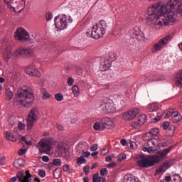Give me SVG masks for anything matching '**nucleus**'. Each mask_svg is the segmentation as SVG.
<instances>
[{"label": "nucleus", "instance_id": "49530a36", "mask_svg": "<svg viewBox=\"0 0 182 182\" xmlns=\"http://www.w3.org/2000/svg\"><path fill=\"white\" fill-rule=\"evenodd\" d=\"M38 175L42 178L46 177V172L45 170H38Z\"/></svg>", "mask_w": 182, "mask_h": 182}, {"label": "nucleus", "instance_id": "4d7b16f0", "mask_svg": "<svg viewBox=\"0 0 182 182\" xmlns=\"http://www.w3.org/2000/svg\"><path fill=\"white\" fill-rule=\"evenodd\" d=\"M116 162H112V163H110L107 165V168H113V167H114L116 166Z\"/></svg>", "mask_w": 182, "mask_h": 182}, {"label": "nucleus", "instance_id": "603ef678", "mask_svg": "<svg viewBox=\"0 0 182 182\" xmlns=\"http://www.w3.org/2000/svg\"><path fill=\"white\" fill-rule=\"evenodd\" d=\"M98 146L97 144H94L90 146V151H96L97 150Z\"/></svg>", "mask_w": 182, "mask_h": 182}, {"label": "nucleus", "instance_id": "6ab92c4d", "mask_svg": "<svg viewBox=\"0 0 182 182\" xmlns=\"http://www.w3.org/2000/svg\"><path fill=\"white\" fill-rule=\"evenodd\" d=\"M171 164V163L170 162H164L159 166V169H156L157 173H164L170 167Z\"/></svg>", "mask_w": 182, "mask_h": 182}, {"label": "nucleus", "instance_id": "f704fd0d", "mask_svg": "<svg viewBox=\"0 0 182 182\" xmlns=\"http://www.w3.org/2000/svg\"><path fill=\"white\" fill-rule=\"evenodd\" d=\"M53 165L59 167L60 166H62V161L59 159H54L53 161Z\"/></svg>", "mask_w": 182, "mask_h": 182}, {"label": "nucleus", "instance_id": "4468645a", "mask_svg": "<svg viewBox=\"0 0 182 182\" xmlns=\"http://www.w3.org/2000/svg\"><path fill=\"white\" fill-rule=\"evenodd\" d=\"M31 177H32V175H31V173H29L28 170L26 171V176H23V172L22 171H19L17 173V178L18 181L20 182H31V180H32Z\"/></svg>", "mask_w": 182, "mask_h": 182}, {"label": "nucleus", "instance_id": "39448f33", "mask_svg": "<svg viewBox=\"0 0 182 182\" xmlns=\"http://www.w3.org/2000/svg\"><path fill=\"white\" fill-rule=\"evenodd\" d=\"M14 38L20 42H31L32 39L29 33L25 30V28L20 27L14 32Z\"/></svg>", "mask_w": 182, "mask_h": 182}, {"label": "nucleus", "instance_id": "2eb2a0df", "mask_svg": "<svg viewBox=\"0 0 182 182\" xmlns=\"http://www.w3.org/2000/svg\"><path fill=\"white\" fill-rule=\"evenodd\" d=\"M101 124L103 129H107L108 130H112L114 127V123L108 117L101 119Z\"/></svg>", "mask_w": 182, "mask_h": 182}, {"label": "nucleus", "instance_id": "393cba45", "mask_svg": "<svg viewBox=\"0 0 182 182\" xmlns=\"http://www.w3.org/2000/svg\"><path fill=\"white\" fill-rule=\"evenodd\" d=\"M146 122H147L146 114H142L139 116L138 122H139V124H141V126H143V124H144Z\"/></svg>", "mask_w": 182, "mask_h": 182}, {"label": "nucleus", "instance_id": "58836bf2", "mask_svg": "<svg viewBox=\"0 0 182 182\" xmlns=\"http://www.w3.org/2000/svg\"><path fill=\"white\" fill-rule=\"evenodd\" d=\"M100 176H102V177L107 176V168H102L100 171Z\"/></svg>", "mask_w": 182, "mask_h": 182}, {"label": "nucleus", "instance_id": "a19ab883", "mask_svg": "<svg viewBox=\"0 0 182 182\" xmlns=\"http://www.w3.org/2000/svg\"><path fill=\"white\" fill-rule=\"evenodd\" d=\"M132 127H134V129H137V127H141V125L139 124V121L134 122L131 124Z\"/></svg>", "mask_w": 182, "mask_h": 182}, {"label": "nucleus", "instance_id": "e433bc0d", "mask_svg": "<svg viewBox=\"0 0 182 182\" xmlns=\"http://www.w3.org/2000/svg\"><path fill=\"white\" fill-rule=\"evenodd\" d=\"M153 137H156L157 134H159V129L157 128H153L150 130Z\"/></svg>", "mask_w": 182, "mask_h": 182}, {"label": "nucleus", "instance_id": "69168bd1", "mask_svg": "<svg viewBox=\"0 0 182 182\" xmlns=\"http://www.w3.org/2000/svg\"><path fill=\"white\" fill-rule=\"evenodd\" d=\"M12 58V53L9 52L6 55V58L7 60H9Z\"/></svg>", "mask_w": 182, "mask_h": 182}, {"label": "nucleus", "instance_id": "cd10ccee", "mask_svg": "<svg viewBox=\"0 0 182 182\" xmlns=\"http://www.w3.org/2000/svg\"><path fill=\"white\" fill-rule=\"evenodd\" d=\"M176 112H178V111L174 110V109H168V112L165 115L166 119H168V117H171V116L173 117L174 114H176Z\"/></svg>", "mask_w": 182, "mask_h": 182}, {"label": "nucleus", "instance_id": "6e6552de", "mask_svg": "<svg viewBox=\"0 0 182 182\" xmlns=\"http://www.w3.org/2000/svg\"><path fill=\"white\" fill-rule=\"evenodd\" d=\"M38 116H39V111L38 110V108L36 107L31 108L28 114V120L27 123L28 130H31L32 127H33V124H35V122L38 120Z\"/></svg>", "mask_w": 182, "mask_h": 182}, {"label": "nucleus", "instance_id": "5701e85b", "mask_svg": "<svg viewBox=\"0 0 182 182\" xmlns=\"http://www.w3.org/2000/svg\"><path fill=\"white\" fill-rule=\"evenodd\" d=\"M92 182H106V178L99 176V174L95 173L92 176Z\"/></svg>", "mask_w": 182, "mask_h": 182}, {"label": "nucleus", "instance_id": "b1692460", "mask_svg": "<svg viewBox=\"0 0 182 182\" xmlns=\"http://www.w3.org/2000/svg\"><path fill=\"white\" fill-rule=\"evenodd\" d=\"M181 120L182 116L178 114V111H176L175 114L172 117V122L173 123H179V122H181Z\"/></svg>", "mask_w": 182, "mask_h": 182}, {"label": "nucleus", "instance_id": "1a4fd4ad", "mask_svg": "<svg viewBox=\"0 0 182 182\" xmlns=\"http://www.w3.org/2000/svg\"><path fill=\"white\" fill-rule=\"evenodd\" d=\"M129 35L130 38L136 39L139 42H144V41H146L144 33H143L139 27H135L134 28L129 30Z\"/></svg>", "mask_w": 182, "mask_h": 182}, {"label": "nucleus", "instance_id": "09e8293b", "mask_svg": "<svg viewBox=\"0 0 182 182\" xmlns=\"http://www.w3.org/2000/svg\"><path fill=\"white\" fill-rule=\"evenodd\" d=\"M109 153V150L107 149V147H104L102 150L101 151L102 156H106Z\"/></svg>", "mask_w": 182, "mask_h": 182}, {"label": "nucleus", "instance_id": "3c124183", "mask_svg": "<svg viewBox=\"0 0 182 182\" xmlns=\"http://www.w3.org/2000/svg\"><path fill=\"white\" fill-rule=\"evenodd\" d=\"M28 149H21L20 150H18V156H23V154H25V153H26Z\"/></svg>", "mask_w": 182, "mask_h": 182}, {"label": "nucleus", "instance_id": "c9c22d12", "mask_svg": "<svg viewBox=\"0 0 182 182\" xmlns=\"http://www.w3.org/2000/svg\"><path fill=\"white\" fill-rule=\"evenodd\" d=\"M55 100L57 102H62L63 100V95L62 93L55 94Z\"/></svg>", "mask_w": 182, "mask_h": 182}, {"label": "nucleus", "instance_id": "20e7f679", "mask_svg": "<svg viewBox=\"0 0 182 182\" xmlns=\"http://www.w3.org/2000/svg\"><path fill=\"white\" fill-rule=\"evenodd\" d=\"M106 28H107L106 21H105V20H101L99 23L92 26L91 38H93V39H100V38L106 33Z\"/></svg>", "mask_w": 182, "mask_h": 182}, {"label": "nucleus", "instance_id": "9d476101", "mask_svg": "<svg viewBox=\"0 0 182 182\" xmlns=\"http://www.w3.org/2000/svg\"><path fill=\"white\" fill-rule=\"evenodd\" d=\"M68 18L66 15L58 16L55 18L54 22L57 29H66L68 26Z\"/></svg>", "mask_w": 182, "mask_h": 182}, {"label": "nucleus", "instance_id": "338daca9", "mask_svg": "<svg viewBox=\"0 0 182 182\" xmlns=\"http://www.w3.org/2000/svg\"><path fill=\"white\" fill-rule=\"evenodd\" d=\"M82 154H84V157H89V156H90V151H85L83 152Z\"/></svg>", "mask_w": 182, "mask_h": 182}, {"label": "nucleus", "instance_id": "5fc2aeb1", "mask_svg": "<svg viewBox=\"0 0 182 182\" xmlns=\"http://www.w3.org/2000/svg\"><path fill=\"white\" fill-rule=\"evenodd\" d=\"M18 127L19 130H24L25 129V124L20 122H18Z\"/></svg>", "mask_w": 182, "mask_h": 182}, {"label": "nucleus", "instance_id": "4c0bfd02", "mask_svg": "<svg viewBox=\"0 0 182 182\" xmlns=\"http://www.w3.org/2000/svg\"><path fill=\"white\" fill-rule=\"evenodd\" d=\"M93 129H94V130H96L97 132L100 130V129H102V127L100 126V122H95L94 124Z\"/></svg>", "mask_w": 182, "mask_h": 182}, {"label": "nucleus", "instance_id": "f3484780", "mask_svg": "<svg viewBox=\"0 0 182 182\" xmlns=\"http://www.w3.org/2000/svg\"><path fill=\"white\" fill-rule=\"evenodd\" d=\"M112 67V61L109 59H105L104 62H102L100 66V69L101 72H106V70H109Z\"/></svg>", "mask_w": 182, "mask_h": 182}, {"label": "nucleus", "instance_id": "f257e3e1", "mask_svg": "<svg viewBox=\"0 0 182 182\" xmlns=\"http://www.w3.org/2000/svg\"><path fill=\"white\" fill-rule=\"evenodd\" d=\"M176 16H182V0H168L154 4L148 9L146 22L150 28L160 29L163 25L173 23Z\"/></svg>", "mask_w": 182, "mask_h": 182}, {"label": "nucleus", "instance_id": "de8ad7c7", "mask_svg": "<svg viewBox=\"0 0 182 182\" xmlns=\"http://www.w3.org/2000/svg\"><path fill=\"white\" fill-rule=\"evenodd\" d=\"M83 171L85 173L86 176H87V174H89V171H90V166H85L83 168Z\"/></svg>", "mask_w": 182, "mask_h": 182}, {"label": "nucleus", "instance_id": "bb28decb", "mask_svg": "<svg viewBox=\"0 0 182 182\" xmlns=\"http://www.w3.org/2000/svg\"><path fill=\"white\" fill-rule=\"evenodd\" d=\"M149 112H157L159 110V105L156 103L150 104L149 105Z\"/></svg>", "mask_w": 182, "mask_h": 182}, {"label": "nucleus", "instance_id": "2f4dec72", "mask_svg": "<svg viewBox=\"0 0 182 182\" xmlns=\"http://www.w3.org/2000/svg\"><path fill=\"white\" fill-rule=\"evenodd\" d=\"M151 79H149V82H159V80H161V78H159L158 75H151Z\"/></svg>", "mask_w": 182, "mask_h": 182}, {"label": "nucleus", "instance_id": "aec40b11", "mask_svg": "<svg viewBox=\"0 0 182 182\" xmlns=\"http://www.w3.org/2000/svg\"><path fill=\"white\" fill-rule=\"evenodd\" d=\"M173 148H174V146H171L170 147H168L167 149H163L161 151L159 152V156L161 158L166 157L167 156V154H168L170 153V151H171V150H173Z\"/></svg>", "mask_w": 182, "mask_h": 182}, {"label": "nucleus", "instance_id": "72a5a7b5", "mask_svg": "<svg viewBox=\"0 0 182 182\" xmlns=\"http://www.w3.org/2000/svg\"><path fill=\"white\" fill-rule=\"evenodd\" d=\"M143 151H147L148 153H150L152 154L154 153V149H153V146H149V147H144L142 149Z\"/></svg>", "mask_w": 182, "mask_h": 182}, {"label": "nucleus", "instance_id": "412c9836", "mask_svg": "<svg viewBox=\"0 0 182 182\" xmlns=\"http://www.w3.org/2000/svg\"><path fill=\"white\" fill-rule=\"evenodd\" d=\"M25 165V161L23 159H18L14 162V166L16 168H21Z\"/></svg>", "mask_w": 182, "mask_h": 182}, {"label": "nucleus", "instance_id": "9b49d317", "mask_svg": "<svg viewBox=\"0 0 182 182\" xmlns=\"http://www.w3.org/2000/svg\"><path fill=\"white\" fill-rule=\"evenodd\" d=\"M38 147H40V153H45L46 154H49L50 150H52V144L48 141H40L38 142Z\"/></svg>", "mask_w": 182, "mask_h": 182}, {"label": "nucleus", "instance_id": "0eeeda50", "mask_svg": "<svg viewBox=\"0 0 182 182\" xmlns=\"http://www.w3.org/2000/svg\"><path fill=\"white\" fill-rule=\"evenodd\" d=\"M173 39V36L168 35L164 37L162 39L159 40V42L154 45L151 48L152 53H156V52H159V50H161L164 46H167V43H168L169 41Z\"/></svg>", "mask_w": 182, "mask_h": 182}, {"label": "nucleus", "instance_id": "8fccbe9b", "mask_svg": "<svg viewBox=\"0 0 182 182\" xmlns=\"http://www.w3.org/2000/svg\"><path fill=\"white\" fill-rule=\"evenodd\" d=\"M5 163H6V157L3 156L0 159V166H5Z\"/></svg>", "mask_w": 182, "mask_h": 182}, {"label": "nucleus", "instance_id": "ddd939ff", "mask_svg": "<svg viewBox=\"0 0 182 182\" xmlns=\"http://www.w3.org/2000/svg\"><path fill=\"white\" fill-rule=\"evenodd\" d=\"M140 110L137 108H134L128 112H126L123 114V119L124 120H126L127 122H129L130 120H133L137 117V114H139Z\"/></svg>", "mask_w": 182, "mask_h": 182}, {"label": "nucleus", "instance_id": "13d9d810", "mask_svg": "<svg viewBox=\"0 0 182 182\" xmlns=\"http://www.w3.org/2000/svg\"><path fill=\"white\" fill-rule=\"evenodd\" d=\"M21 7L22 9L18 11V13H19V14H21V12H22V11H23V9H25V7H23V5H22V4H21V2H20V5H18V6H17V8L19 9V8H21Z\"/></svg>", "mask_w": 182, "mask_h": 182}, {"label": "nucleus", "instance_id": "423d86ee", "mask_svg": "<svg viewBox=\"0 0 182 182\" xmlns=\"http://www.w3.org/2000/svg\"><path fill=\"white\" fill-rule=\"evenodd\" d=\"M33 48H19L14 51V56L16 58H32L33 56Z\"/></svg>", "mask_w": 182, "mask_h": 182}, {"label": "nucleus", "instance_id": "a18cd8bd", "mask_svg": "<svg viewBox=\"0 0 182 182\" xmlns=\"http://www.w3.org/2000/svg\"><path fill=\"white\" fill-rule=\"evenodd\" d=\"M123 160H126V154H120L119 155L118 161H123Z\"/></svg>", "mask_w": 182, "mask_h": 182}, {"label": "nucleus", "instance_id": "680f3d73", "mask_svg": "<svg viewBox=\"0 0 182 182\" xmlns=\"http://www.w3.org/2000/svg\"><path fill=\"white\" fill-rule=\"evenodd\" d=\"M17 180H18V176L16 175V176L11 178L9 182H15Z\"/></svg>", "mask_w": 182, "mask_h": 182}, {"label": "nucleus", "instance_id": "0e129e2a", "mask_svg": "<svg viewBox=\"0 0 182 182\" xmlns=\"http://www.w3.org/2000/svg\"><path fill=\"white\" fill-rule=\"evenodd\" d=\"M69 168H70L69 165H65V166L63 167V171H69Z\"/></svg>", "mask_w": 182, "mask_h": 182}, {"label": "nucleus", "instance_id": "c85d7f7f", "mask_svg": "<svg viewBox=\"0 0 182 182\" xmlns=\"http://www.w3.org/2000/svg\"><path fill=\"white\" fill-rule=\"evenodd\" d=\"M6 96L9 97V100H11L14 97V92L11 90V88L6 89Z\"/></svg>", "mask_w": 182, "mask_h": 182}, {"label": "nucleus", "instance_id": "7c9ffc66", "mask_svg": "<svg viewBox=\"0 0 182 182\" xmlns=\"http://www.w3.org/2000/svg\"><path fill=\"white\" fill-rule=\"evenodd\" d=\"M77 164H86L87 163V161L86 159H85V156H80L79 158H77Z\"/></svg>", "mask_w": 182, "mask_h": 182}, {"label": "nucleus", "instance_id": "864d4df0", "mask_svg": "<svg viewBox=\"0 0 182 182\" xmlns=\"http://www.w3.org/2000/svg\"><path fill=\"white\" fill-rule=\"evenodd\" d=\"M46 21H50L52 19V13L48 12L46 14Z\"/></svg>", "mask_w": 182, "mask_h": 182}, {"label": "nucleus", "instance_id": "bf43d9fd", "mask_svg": "<svg viewBox=\"0 0 182 182\" xmlns=\"http://www.w3.org/2000/svg\"><path fill=\"white\" fill-rule=\"evenodd\" d=\"M43 99H49V97H50V94L46 92L43 94Z\"/></svg>", "mask_w": 182, "mask_h": 182}, {"label": "nucleus", "instance_id": "e2e57ef3", "mask_svg": "<svg viewBox=\"0 0 182 182\" xmlns=\"http://www.w3.org/2000/svg\"><path fill=\"white\" fill-rule=\"evenodd\" d=\"M174 130H176V127L173 126L168 129V132H171V134H174Z\"/></svg>", "mask_w": 182, "mask_h": 182}, {"label": "nucleus", "instance_id": "ea45409f", "mask_svg": "<svg viewBox=\"0 0 182 182\" xmlns=\"http://www.w3.org/2000/svg\"><path fill=\"white\" fill-rule=\"evenodd\" d=\"M62 156L65 160H68L69 159V157H70V154L68 151H64V152L62 154Z\"/></svg>", "mask_w": 182, "mask_h": 182}, {"label": "nucleus", "instance_id": "f8f14e48", "mask_svg": "<svg viewBox=\"0 0 182 182\" xmlns=\"http://www.w3.org/2000/svg\"><path fill=\"white\" fill-rule=\"evenodd\" d=\"M100 112L102 114H106V113H112L113 112V105L110 102L102 101L99 107Z\"/></svg>", "mask_w": 182, "mask_h": 182}, {"label": "nucleus", "instance_id": "a211bd4d", "mask_svg": "<svg viewBox=\"0 0 182 182\" xmlns=\"http://www.w3.org/2000/svg\"><path fill=\"white\" fill-rule=\"evenodd\" d=\"M175 85L178 87H182V70L179 71L175 77Z\"/></svg>", "mask_w": 182, "mask_h": 182}, {"label": "nucleus", "instance_id": "dca6fc26", "mask_svg": "<svg viewBox=\"0 0 182 182\" xmlns=\"http://www.w3.org/2000/svg\"><path fill=\"white\" fill-rule=\"evenodd\" d=\"M26 73L28 75V76H35L36 77H41V72L32 67H28L26 68Z\"/></svg>", "mask_w": 182, "mask_h": 182}, {"label": "nucleus", "instance_id": "7ed1b4c3", "mask_svg": "<svg viewBox=\"0 0 182 182\" xmlns=\"http://www.w3.org/2000/svg\"><path fill=\"white\" fill-rule=\"evenodd\" d=\"M159 161L160 158L157 155H141L139 160L136 161V164L141 168H149V167H153L155 163H159Z\"/></svg>", "mask_w": 182, "mask_h": 182}, {"label": "nucleus", "instance_id": "473e14b6", "mask_svg": "<svg viewBox=\"0 0 182 182\" xmlns=\"http://www.w3.org/2000/svg\"><path fill=\"white\" fill-rule=\"evenodd\" d=\"M156 141H157V139H148V141H147L148 146H151V147H153V146H156Z\"/></svg>", "mask_w": 182, "mask_h": 182}, {"label": "nucleus", "instance_id": "a878e982", "mask_svg": "<svg viewBox=\"0 0 182 182\" xmlns=\"http://www.w3.org/2000/svg\"><path fill=\"white\" fill-rule=\"evenodd\" d=\"M60 176H62V170H59V168H55L53 171V177L56 180L60 178Z\"/></svg>", "mask_w": 182, "mask_h": 182}, {"label": "nucleus", "instance_id": "f03ea898", "mask_svg": "<svg viewBox=\"0 0 182 182\" xmlns=\"http://www.w3.org/2000/svg\"><path fill=\"white\" fill-rule=\"evenodd\" d=\"M35 102V95L29 88H21L17 90L14 98V107H31Z\"/></svg>", "mask_w": 182, "mask_h": 182}, {"label": "nucleus", "instance_id": "4be33fe9", "mask_svg": "<svg viewBox=\"0 0 182 182\" xmlns=\"http://www.w3.org/2000/svg\"><path fill=\"white\" fill-rule=\"evenodd\" d=\"M4 137L6 139H7L8 141L10 140L11 141H16L18 140V139L14 134L9 133V132H6V135L4 136Z\"/></svg>", "mask_w": 182, "mask_h": 182}, {"label": "nucleus", "instance_id": "6e6d98bb", "mask_svg": "<svg viewBox=\"0 0 182 182\" xmlns=\"http://www.w3.org/2000/svg\"><path fill=\"white\" fill-rule=\"evenodd\" d=\"M42 160L44 161V163H49V156H43Z\"/></svg>", "mask_w": 182, "mask_h": 182}, {"label": "nucleus", "instance_id": "052dcab7", "mask_svg": "<svg viewBox=\"0 0 182 182\" xmlns=\"http://www.w3.org/2000/svg\"><path fill=\"white\" fill-rule=\"evenodd\" d=\"M120 143H121L122 146L127 145V141L126 139H121Z\"/></svg>", "mask_w": 182, "mask_h": 182}, {"label": "nucleus", "instance_id": "c03bdc74", "mask_svg": "<svg viewBox=\"0 0 182 182\" xmlns=\"http://www.w3.org/2000/svg\"><path fill=\"white\" fill-rule=\"evenodd\" d=\"M67 82H68V86H73V83L75 82V80H73V78L69 77L67 80Z\"/></svg>", "mask_w": 182, "mask_h": 182}, {"label": "nucleus", "instance_id": "79ce46f5", "mask_svg": "<svg viewBox=\"0 0 182 182\" xmlns=\"http://www.w3.org/2000/svg\"><path fill=\"white\" fill-rule=\"evenodd\" d=\"M162 127L164 130H167V129H168V127H170V122H163Z\"/></svg>", "mask_w": 182, "mask_h": 182}, {"label": "nucleus", "instance_id": "774afa93", "mask_svg": "<svg viewBox=\"0 0 182 182\" xmlns=\"http://www.w3.org/2000/svg\"><path fill=\"white\" fill-rule=\"evenodd\" d=\"M165 181H167V182L171 181V176H166L165 177Z\"/></svg>", "mask_w": 182, "mask_h": 182}, {"label": "nucleus", "instance_id": "c756f323", "mask_svg": "<svg viewBox=\"0 0 182 182\" xmlns=\"http://www.w3.org/2000/svg\"><path fill=\"white\" fill-rule=\"evenodd\" d=\"M72 92L75 97L79 96V93H80L79 87H77V85H73L72 87Z\"/></svg>", "mask_w": 182, "mask_h": 182}, {"label": "nucleus", "instance_id": "37998d69", "mask_svg": "<svg viewBox=\"0 0 182 182\" xmlns=\"http://www.w3.org/2000/svg\"><path fill=\"white\" fill-rule=\"evenodd\" d=\"M161 117H163L162 114L156 116L154 119H152V123H157V122L161 120Z\"/></svg>", "mask_w": 182, "mask_h": 182}]
</instances>
